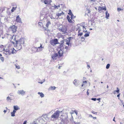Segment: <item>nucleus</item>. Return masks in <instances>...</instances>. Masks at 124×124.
I'll return each mask as SVG.
<instances>
[{
  "mask_svg": "<svg viewBox=\"0 0 124 124\" xmlns=\"http://www.w3.org/2000/svg\"><path fill=\"white\" fill-rule=\"evenodd\" d=\"M11 43L9 44L8 48L4 50V53L6 54L9 55L11 54L15 53L16 52V50L14 49L13 47V45L14 44V42L11 41Z\"/></svg>",
  "mask_w": 124,
  "mask_h": 124,
  "instance_id": "nucleus-1",
  "label": "nucleus"
},
{
  "mask_svg": "<svg viewBox=\"0 0 124 124\" xmlns=\"http://www.w3.org/2000/svg\"><path fill=\"white\" fill-rule=\"evenodd\" d=\"M14 40L16 42V44L15 46L17 50H16V51H17L20 50L22 48V45L24 43V40L23 39L21 38L18 40H16L15 37Z\"/></svg>",
  "mask_w": 124,
  "mask_h": 124,
  "instance_id": "nucleus-2",
  "label": "nucleus"
},
{
  "mask_svg": "<svg viewBox=\"0 0 124 124\" xmlns=\"http://www.w3.org/2000/svg\"><path fill=\"white\" fill-rule=\"evenodd\" d=\"M10 30L9 31L7 35L8 37L10 36V39L12 40L13 38V37L14 36V33L16 32V31L17 27L15 25L11 26L9 27Z\"/></svg>",
  "mask_w": 124,
  "mask_h": 124,
  "instance_id": "nucleus-3",
  "label": "nucleus"
},
{
  "mask_svg": "<svg viewBox=\"0 0 124 124\" xmlns=\"http://www.w3.org/2000/svg\"><path fill=\"white\" fill-rule=\"evenodd\" d=\"M62 112V111L60 112L58 110L56 111L51 116V119H56L59 117L60 113Z\"/></svg>",
  "mask_w": 124,
  "mask_h": 124,
  "instance_id": "nucleus-4",
  "label": "nucleus"
},
{
  "mask_svg": "<svg viewBox=\"0 0 124 124\" xmlns=\"http://www.w3.org/2000/svg\"><path fill=\"white\" fill-rule=\"evenodd\" d=\"M50 43L51 45L53 46H55L56 44H58V40L57 39H52L50 40Z\"/></svg>",
  "mask_w": 124,
  "mask_h": 124,
  "instance_id": "nucleus-5",
  "label": "nucleus"
},
{
  "mask_svg": "<svg viewBox=\"0 0 124 124\" xmlns=\"http://www.w3.org/2000/svg\"><path fill=\"white\" fill-rule=\"evenodd\" d=\"M59 30L60 31L62 32L63 33L65 34L66 32L67 29L66 27L64 26H62V28H59Z\"/></svg>",
  "mask_w": 124,
  "mask_h": 124,
  "instance_id": "nucleus-6",
  "label": "nucleus"
},
{
  "mask_svg": "<svg viewBox=\"0 0 124 124\" xmlns=\"http://www.w3.org/2000/svg\"><path fill=\"white\" fill-rule=\"evenodd\" d=\"M104 10L106 11V7H99L98 8V11L99 12H101L102 10Z\"/></svg>",
  "mask_w": 124,
  "mask_h": 124,
  "instance_id": "nucleus-7",
  "label": "nucleus"
},
{
  "mask_svg": "<svg viewBox=\"0 0 124 124\" xmlns=\"http://www.w3.org/2000/svg\"><path fill=\"white\" fill-rule=\"evenodd\" d=\"M58 54L57 53L54 54L52 56V58L53 60H56L57 58Z\"/></svg>",
  "mask_w": 124,
  "mask_h": 124,
  "instance_id": "nucleus-8",
  "label": "nucleus"
},
{
  "mask_svg": "<svg viewBox=\"0 0 124 124\" xmlns=\"http://www.w3.org/2000/svg\"><path fill=\"white\" fill-rule=\"evenodd\" d=\"M64 53V52H63L61 49H60L58 52L59 56L60 57L63 56Z\"/></svg>",
  "mask_w": 124,
  "mask_h": 124,
  "instance_id": "nucleus-9",
  "label": "nucleus"
},
{
  "mask_svg": "<svg viewBox=\"0 0 124 124\" xmlns=\"http://www.w3.org/2000/svg\"><path fill=\"white\" fill-rule=\"evenodd\" d=\"M43 47L42 46V45L41 44H40V46L39 47H38L36 48L37 49V51L38 52L40 51H42V48Z\"/></svg>",
  "mask_w": 124,
  "mask_h": 124,
  "instance_id": "nucleus-10",
  "label": "nucleus"
},
{
  "mask_svg": "<svg viewBox=\"0 0 124 124\" xmlns=\"http://www.w3.org/2000/svg\"><path fill=\"white\" fill-rule=\"evenodd\" d=\"M16 20L17 22L22 23L21 19L19 17V15H18L16 17Z\"/></svg>",
  "mask_w": 124,
  "mask_h": 124,
  "instance_id": "nucleus-11",
  "label": "nucleus"
},
{
  "mask_svg": "<svg viewBox=\"0 0 124 124\" xmlns=\"http://www.w3.org/2000/svg\"><path fill=\"white\" fill-rule=\"evenodd\" d=\"M71 38L70 37L67 39L66 40V43L67 45L69 46L70 45V41Z\"/></svg>",
  "mask_w": 124,
  "mask_h": 124,
  "instance_id": "nucleus-12",
  "label": "nucleus"
},
{
  "mask_svg": "<svg viewBox=\"0 0 124 124\" xmlns=\"http://www.w3.org/2000/svg\"><path fill=\"white\" fill-rule=\"evenodd\" d=\"M51 2V0H44V3L45 4H49Z\"/></svg>",
  "mask_w": 124,
  "mask_h": 124,
  "instance_id": "nucleus-13",
  "label": "nucleus"
},
{
  "mask_svg": "<svg viewBox=\"0 0 124 124\" xmlns=\"http://www.w3.org/2000/svg\"><path fill=\"white\" fill-rule=\"evenodd\" d=\"M87 81H83V84L81 85L82 87H85V86L87 83Z\"/></svg>",
  "mask_w": 124,
  "mask_h": 124,
  "instance_id": "nucleus-14",
  "label": "nucleus"
},
{
  "mask_svg": "<svg viewBox=\"0 0 124 124\" xmlns=\"http://www.w3.org/2000/svg\"><path fill=\"white\" fill-rule=\"evenodd\" d=\"M4 46L2 45H1L0 46V51L2 52L3 51H4Z\"/></svg>",
  "mask_w": 124,
  "mask_h": 124,
  "instance_id": "nucleus-15",
  "label": "nucleus"
},
{
  "mask_svg": "<svg viewBox=\"0 0 124 124\" xmlns=\"http://www.w3.org/2000/svg\"><path fill=\"white\" fill-rule=\"evenodd\" d=\"M64 14V13L63 12H62L61 13H57L56 14V15L57 16H58V17H59L60 16H61L62 15H63Z\"/></svg>",
  "mask_w": 124,
  "mask_h": 124,
  "instance_id": "nucleus-16",
  "label": "nucleus"
},
{
  "mask_svg": "<svg viewBox=\"0 0 124 124\" xmlns=\"http://www.w3.org/2000/svg\"><path fill=\"white\" fill-rule=\"evenodd\" d=\"M67 19L68 20V21L70 23H71L72 22L71 19H70V16L68 15L67 16Z\"/></svg>",
  "mask_w": 124,
  "mask_h": 124,
  "instance_id": "nucleus-17",
  "label": "nucleus"
},
{
  "mask_svg": "<svg viewBox=\"0 0 124 124\" xmlns=\"http://www.w3.org/2000/svg\"><path fill=\"white\" fill-rule=\"evenodd\" d=\"M18 93L22 95H24L25 93V92L23 90H20L18 91Z\"/></svg>",
  "mask_w": 124,
  "mask_h": 124,
  "instance_id": "nucleus-18",
  "label": "nucleus"
},
{
  "mask_svg": "<svg viewBox=\"0 0 124 124\" xmlns=\"http://www.w3.org/2000/svg\"><path fill=\"white\" fill-rule=\"evenodd\" d=\"M14 110H17L19 109H20L18 107V106H14Z\"/></svg>",
  "mask_w": 124,
  "mask_h": 124,
  "instance_id": "nucleus-19",
  "label": "nucleus"
},
{
  "mask_svg": "<svg viewBox=\"0 0 124 124\" xmlns=\"http://www.w3.org/2000/svg\"><path fill=\"white\" fill-rule=\"evenodd\" d=\"M38 94L40 95V96L41 98L43 97L44 96V94L42 92H38Z\"/></svg>",
  "mask_w": 124,
  "mask_h": 124,
  "instance_id": "nucleus-20",
  "label": "nucleus"
},
{
  "mask_svg": "<svg viewBox=\"0 0 124 124\" xmlns=\"http://www.w3.org/2000/svg\"><path fill=\"white\" fill-rule=\"evenodd\" d=\"M16 112V111L13 110L12 112L11 113V116H15V114Z\"/></svg>",
  "mask_w": 124,
  "mask_h": 124,
  "instance_id": "nucleus-21",
  "label": "nucleus"
},
{
  "mask_svg": "<svg viewBox=\"0 0 124 124\" xmlns=\"http://www.w3.org/2000/svg\"><path fill=\"white\" fill-rule=\"evenodd\" d=\"M51 24V23L49 21H48L46 25V26L47 28H48V26Z\"/></svg>",
  "mask_w": 124,
  "mask_h": 124,
  "instance_id": "nucleus-22",
  "label": "nucleus"
},
{
  "mask_svg": "<svg viewBox=\"0 0 124 124\" xmlns=\"http://www.w3.org/2000/svg\"><path fill=\"white\" fill-rule=\"evenodd\" d=\"M63 43H61L59 46V47L60 48V49H62V48H63Z\"/></svg>",
  "mask_w": 124,
  "mask_h": 124,
  "instance_id": "nucleus-23",
  "label": "nucleus"
},
{
  "mask_svg": "<svg viewBox=\"0 0 124 124\" xmlns=\"http://www.w3.org/2000/svg\"><path fill=\"white\" fill-rule=\"evenodd\" d=\"M17 6H16L15 7H13L11 11L12 12H13L16 9Z\"/></svg>",
  "mask_w": 124,
  "mask_h": 124,
  "instance_id": "nucleus-24",
  "label": "nucleus"
},
{
  "mask_svg": "<svg viewBox=\"0 0 124 124\" xmlns=\"http://www.w3.org/2000/svg\"><path fill=\"white\" fill-rule=\"evenodd\" d=\"M106 17L108 18L109 16V14L108 13V12L107 11L106 12Z\"/></svg>",
  "mask_w": 124,
  "mask_h": 124,
  "instance_id": "nucleus-25",
  "label": "nucleus"
},
{
  "mask_svg": "<svg viewBox=\"0 0 124 124\" xmlns=\"http://www.w3.org/2000/svg\"><path fill=\"white\" fill-rule=\"evenodd\" d=\"M56 88V87L54 86H51L49 88V89L51 90H53L55 89Z\"/></svg>",
  "mask_w": 124,
  "mask_h": 124,
  "instance_id": "nucleus-26",
  "label": "nucleus"
},
{
  "mask_svg": "<svg viewBox=\"0 0 124 124\" xmlns=\"http://www.w3.org/2000/svg\"><path fill=\"white\" fill-rule=\"evenodd\" d=\"M73 83L75 85H77V80L76 79L74 80L73 82Z\"/></svg>",
  "mask_w": 124,
  "mask_h": 124,
  "instance_id": "nucleus-27",
  "label": "nucleus"
},
{
  "mask_svg": "<svg viewBox=\"0 0 124 124\" xmlns=\"http://www.w3.org/2000/svg\"><path fill=\"white\" fill-rule=\"evenodd\" d=\"M80 30H79V31H78V36H81L82 35L83 33H80Z\"/></svg>",
  "mask_w": 124,
  "mask_h": 124,
  "instance_id": "nucleus-28",
  "label": "nucleus"
},
{
  "mask_svg": "<svg viewBox=\"0 0 124 124\" xmlns=\"http://www.w3.org/2000/svg\"><path fill=\"white\" fill-rule=\"evenodd\" d=\"M86 11L88 13H90L91 11L90 9H88L87 8L86 9Z\"/></svg>",
  "mask_w": 124,
  "mask_h": 124,
  "instance_id": "nucleus-29",
  "label": "nucleus"
},
{
  "mask_svg": "<svg viewBox=\"0 0 124 124\" xmlns=\"http://www.w3.org/2000/svg\"><path fill=\"white\" fill-rule=\"evenodd\" d=\"M7 101H11L12 100V99L10 97L8 96L7 98Z\"/></svg>",
  "mask_w": 124,
  "mask_h": 124,
  "instance_id": "nucleus-30",
  "label": "nucleus"
},
{
  "mask_svg": "<svg viewBox=\"0 0 124 124\" xmlns=\"http://www.w3.org/2000/svg\"><path fill=\"white\" fill-rule=\"evenodd\" d=\"M89 33H86L84 35V36L85 37H86L89 36Z\"/></svg>",
  "mask_w": 124,
  "mask_h": 124,
  "instance_id": "nucleus-31",
  "label": "nucleus"
},
{
  "mask_svg": "<svg viewBox=\"0 0 124 124\" xmlns=\"http://www.w3.org/2000/svg\"><path fill=\"white\" fill-rule=\"evenodd\" d=\"M39 25L40 26H43V23L41 22H39Z\"/></svg>",
  "mask_w": 124,
  "mask_h": 124,
  "instance_id": "nucleus-32",
  "label": "nucleus"
},
{
  "mask_svg": "<svg viewBox=\"0 0 124 124\" xmlns=\"http://www.w3.org/2000/svg\"><path fill=\"white\" fill-rule=\"evenodd\" d=\"M110 64H108L106 66V68L107 69H108L109 67H110Z\"/></svg>",
  "mask_w": 124,
  "mask_h": 124,
  "instance_id": "nucleus-33",
  "label": "nucleus"
},
{
  "mask_svg": "<svg viewBox=\"0 0 124 124\" xmlns=\"http://www.w3.org/2000/svg\"><path fill=\"white\" fill-rule=\"evenodd\" d=\"M69 13H68V14H69L70 15L73 14L72 13L71 10H69Z\"/></svg>",
  "mask_w": 124,
  "mask_h": 124,
  "instance_id": "nucleus-34",
  "label": "nucleus"
},
{
  "mask_svg": "<svg viewBox=\"0 0 124 124\" xmlns=\"http://www.w3.org/2000/svg\"><path fill=\"white\" fill-rule=\"evenodd\" d=\"M92 113L93 114L96 115L97 114V112H95L93 111H92Z\"/></svg>",
  "mask_w": 124,
  "mask_h": 124,
  "instance_id": "nucleus-35",
  "label": "nucleus"
},
{
  "mask_svg": "<svg viewBox=\"0 0 124 124\" xmlns=\"http://www.w3.org/2000/svg\"><path fill=\"white\" fill-rule=\"evenodd\" d=\"M119 89L118 88H117V90L116 91H115L116 92L118 93H119Z\"/></svg>",
  "mask_w": 124,
  "mask_h": 124,
  "instance_id": "nucleus-36",
  "label": "nucleus"
},
{
  "mask_svg": "<svg viewBox=\"0 0 124 124\" xmlns=\"http://www.w3.org/2000/svg\"><path fill=\"white\" fill-rule=\"evenodd\" d=\"M117 11H120L121 10H122L123 9L120 8H118L117 9Z\"/></svg>",
  "mask_w": 124,
  "mask_h": 124,
  "instance_id": "nucleus-37",
  "label": "nucleus"
},
{
  "mask_svg": "<svg viewBox=\"0 0 124 124\" xmlns=\"http://www.w3.org/2000/svg\"><path fill=\"white\" fill-rule=\"evenodd\" d=\"M0 59L2 61H3L4 60V59L3 57H0Z\"/></svg>",
  "mask_w": 124,
  "mask_h": 124,
  "instance_id": "nucleus-38",
  "label": "nucleus"
},
{
  "mask_svg": "<svg viewBox=\"0 0 124 124\" xmlns=\"http://www.w3.org/2000/svg\"><path fill=\"white\" fill-rule=\"evenodd\" d=\"M16 67L18 69H19L20 68V67L19 66H16Z\"/></svg>",
  "mask_w": 124,
  "mask_h": 124,
  "instance_id": "nucleus-39",
  "label": "nucleus"
},
{
  "mask_svg": "<svg viewBox=\"0 0 124 124\" xmlns=\"http://www.w3.org/2000/svg\"><path fill=\"white\" fill-rule=\"evenodd\" d=\"M69 46H68V45L67 46H66L65 47V48L66 49H67L69 47Z\"/></svg>",
  "mask_w": 124,
  "mask_h": 124,
  "instance_id": "nucleus-40",
  "label": "nucleus"
},
{
  "mask_svg": "<svg viewBox=\"0 0 124 124\" xmlns=\"http://www.w3.org/2000/svg\"><path fill=\"white\" fill-rule=\"evenodd\" d=\"M89 90L88 89L87 90V94L88 95H89V93L88 92V91Z\"/></svg>",
  "mask_w": 124,
  "mask_h": 124,
  "instance_id": "nucleus-41",
  "label": "nucleus"
},
{
  "mask_svg": "<svg viewBox=\"0 0 124 124\" xmlns=\"http://www.w3.org/2000/svg\"><path fill=\"white\" fill-rule=\"evenodd\" d=\"M91 99L92 100H93L94 101H96V98H92Z\"/></svg>",
  "mask_w": 124,
  "mask_h": 124,
  "instance_id": "nucleus-42",
  "label": "nucleus"
},
{
  "mask_svg": "<svg viewBox=\"0 0 124 124\" xmlns=\"http://www.w3.org/2000/svg\"><path fill=\"white\" fill-rule=\"evenodd\" d=\"M54 8L55 9L58 8V6H57L56 5H54Z\"/></svg>",
  "mask_w": 124,
  "mask_h": 124,
  "instance_id": "nucleus-43",
  "label": "nucleus"
},
{
  "mask_svg": "<svg viewBox=\"0 0 124 124\" xmlns=\"http://www.w3.org/2000/svg\"><path fill=\"white\" fill-rule=\"evenodd\" d=\"M74 113V111H72V112H70V114H71L72 115Z\"/></svg>",
  "mask_w": 124,
  "mask_h": 124,
  "instance_id": "nucleus-44",
  "label": "nucleus"
},
{
  "mask_svg": "<svg viewBox=\"0 0 124 124\" xmlns=\"http://www.w3.org/2000/svg\"><path fill=\"white\" fill-rule=\"evenodd\" d=\"M70 15L71 16V19H72L73 18V14Z\"/></svg>",
  "mask_w": 124,
  "mask_h": 124,
  "instance_id": "nucleus-45",
  "label": "nucleus"
},
{
  "mask_svg": "<svg viewBox=\"0 0 124 124\" xmlns=\"http://www.w3.org/2000/svg\"><path fill=\"white\" fill-rule=\"evenodd\" d=\"M74 112H75V113L76 115H77L78 114V113L77 112V111L75 110H74Z\"/></svg>",
  "mask_w": 124,
  "mask_h": 124,
  "instance_id": "nucleus-46",
  "label": "nucleus"
},
{
  "mask_svg": "<svg viewBox=\"0 0 124 124\" xmlns=\"http://www.w3.org/2000/svg\"><path fill=\"white\" fill-rule=\"evenodd\" d=\"M9 95L10 96H13V95L12 93H11L9 94Z\"/></svg>",
  "mask_w": 124,
  "mask_h": 124,
  "instance_id": "nucleus-47",
  "label": "nucleus"
},
{
  "mask_svg": "<svg viewBox=\"0 0 124 124\" xmlns=\"http://www.w3.org/2000/svg\"><path fill=\"white\" fill-rule=\"evenodd\" d=\"M27 122V121H24L23 123V124H26Z\"/></svg>",
  "mask_w": 124,
  "mask_h": 124,
  "instance_id": "nucleus-48",
  "label": "nucleus"
},
{
  "mask_svg": "<svg viewBox=\"0 0 124 124\" xmlns=\"http://www.w3.org/2000/svg\"><path fill=\"white\" fill-rule=\"evenodd\" d=\"M74 124H80V122H74Z\"/></svg>",
  "mask_w": 124,
  "mask_h": 124,
  "instance_id": "nucleus-49",
  "label": "nucleus"
},
{
  "mask_svg": "<svg viewBox=\"0 0 124 124\" xmlns=\"http://www.w3.org/2000/svg\"><path fill=\"white\" fill-rule=\"evenodd\" d=\"M96 100H97L99 101V102H100V101L101 100V98H98V99H97Z\"/></svg>",
  "mask_w": 124,
  "mask_h": 124,
  "instance_id": "nucleus-50",
  "label": "nucleus"
},
{
  "mask_svg": "<svg viewBox=\"0 0 124 124\" xmlns=\"http://www.w3.org/2000/svg\"><path fill=\"white\" fill-rule=\"evenodd\" d=\"M93 118L94 119H96V118H97L96 117H93Z\"/></svg>",
  "mask_w": 124,
  "mask_h": 124,
  "instance_id": "nucleus-51",
  "label": "nucleus"
},
{
  "mask_svg": "<svg viewBox=\"0 0 124 124\" xmlns=\"http://www.w3.org/2000/svg\"><path fill=\"white\" fill-rule=\"evenodd\" d=\"M89 116L91 117H92V118L93 117V116L91 115H89Z\"/></svg>",
  "mask_w": 124,
  "mask_h": 124,
  "instance_id": "nucleus-52",
  "label": "nucleus"
},
{
  "mask_svg": "<svg viewBox=\"0 0 124 124\" xmlns=\"http://www.w3.org/2000/svg\"><path fill=\"white\" fill-rule=\"evenodd\" d=\"M6 111H7L6 110H4V113H6Z\"/></svg>",
  "mask_w": 124,
  "mask_h": 124,
  "instance_id": "nucleus-53",
  "label": "nucleus"
},
{
  "mask_svg": "<svg viewBox=\"0 0 124 124\" xmlns=\"http://www.w3.org/2000/svg\"><path fill=\"white\" fill-rule=\"evenodd\" d=\"M120 94H119L118 95H117V96L118 97H119V96H120Z\"/></svg>",
  "mask_w": 124,
  "mask_h": 124,
  "instance_id": "nucleus-54",
  "label": "nucleus"
},
{
  "mask_svg": "<svg viewBox=\"0 0 124 124\" xmlns=\"http://www.w3.org/2000/svg\"><path fill=\"white\" fill-rule=\"evenodd\" d=\"M114 118H115V117H114V119H113V121H115V119H114Z\"/></svg>",
  "mask_w": 124,
  "mask_h": 124,
  "instance_id": "nucleus-55",
  "label": "nucleus"
},
{
  "mask_svg": "<svg viewBox=\"0 0 124 124\" xmlns=\"http://www.w3.org/2000/svg\"><path fill=\"white\" fill-rule=\"evenodd\" d=\"M61 121H62V122H63V119H62L61 120Z\"/></svg>",
  "mask_w": 124,
  "mask_h": 124,
  "instance_id": "nucleus-56",
  "label": "nucleus"
},
{
  "mask_svg": "<svg viewBox=\"0 0 124 124\" xmlns=\"http://www.w3.org/2000/svg\"><path fill=\"white\" fill-rule=\"evenodd\" d=\"M91 0V1H96V0Z\"/></svg>",
  "mask_w": 124,
  "mask_h": 124,
  "instance_id": "nucleus-57",
  "label": "nucleus"
},
{
  "mask_svg": "<svg viewBox=\"0 0 124 124\" xmlns=\"http://www.w3.org/2000/svg\"><path fill=\"white\" fill-rule=\"evenodd\" d=\"M2 56V54H0V56Z\"/></svg>",
  "mask_w": 124,
  "mask_h": 124,
  "instance_id": "nucleus-58",
  "label": "nucleus"
},
{
  "mask_svg": "<svg viewBox=\"0 0 124 124\" xmlns=\"http://www.w3.org/2000/svg\"><path fill=\"white\" fill-rule=\"evenodd\" d=\"M0 78H1V77H0Z\"/></svg>",
  "mask_w": 124,
  "mask_h": 124,
  "instance_id": "nucleus-59",
  "label": "nucleus"
},
{
  "mask_svg": "<svg viewBox=\"0 0 124 124\" xmlns=\"http://www.w3.org/2000/svg\"><path fill=\"white\" fill-rule=\"evenodd\" d=\"M83 28H84V26H83Z\"/></svg>",
  "mask_w": 124,
  "mask_h": 124,
  "instance_id": "nucleus-60",
  "label": "nucleus"
},
{
  "mask_svg": "<svg viewBox=\"0 0 124 124\" xmlns=\"http://www.w3.org/2000/svg\"><path fill=\"white\" fill-rule=\"evenodd\" d=\"M108 86H107V88H108Z\"/></svg>",
  "mask_w": 124,
  "mask_h": 124,
  "instance_id": "nucleus-61",
  "label": "nucleus"
},
{
  "mask_svg": "<svg viewBox=\"0 0 124 124\" xmlns=\"http://www.w3.org/2000/svg\"><path fill=\"white\" fill-rule=\"evenodd\" d=\"M101 83H103V82H101Z\"/></svg>",
  "mask_w": 124,
  "mask_h": 124,
  "instance_id": "nucleus-62",
  "label": "nucleus"
},
{
  "mask_svg": "<svg viewBox=\"0 0 124 124\" xmlns=\"http://www.w3.org/2000/svg\"><path fill=\"white\" fill-rule=\"evenodd\" d=\"M117 21H119V20H117Z\"/></svg>",
  "mask_w": 124,
  "mask_h": 124,
  "instance_id": "nucleus-63",
  "label": "nucleus"
}]
</instances>
